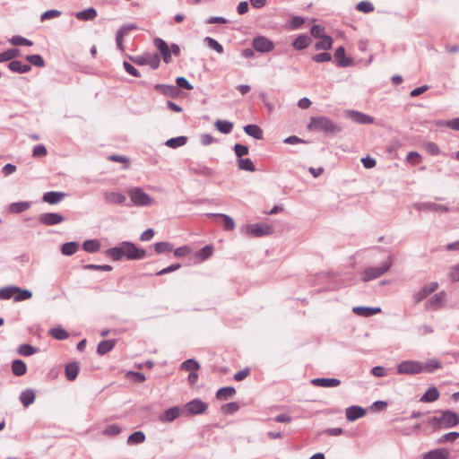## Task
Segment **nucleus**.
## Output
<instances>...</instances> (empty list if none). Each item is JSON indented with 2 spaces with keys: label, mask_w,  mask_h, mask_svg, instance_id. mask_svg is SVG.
Listing matches in <instances>:
<instances>
[{
  "label": "nucleus",
  "mask_w": 459,
  "mask_h": 459,
  "mask_svg": "<svg viewBox=\"0 0 459 459\" xmlns=\"http://www.w3.org/2000/svg\"><path fill=\"white\" fill-rule=\"evenodd\" d=\"M108 255L115 261H119L124 256L128 260H141L145 257L146 252L132 242L124 241L119 246L109 248Z\"/></svg>",
  "instance_id": "obj_1"
},
{
  "label": "nucleus",
  "mask_w": 459,
  "mask_h": 459,
  "mask_svg": "<svg viewBox=\"0 0 459 459\" xmlns=\"http://www.w3.org/2000/svg\"><path fill=\"white\" fill-rule=\"evenodd\" d=\"M309 130L324 132L327 134H336L342 131V127L335 125L326 117H313L307 126Z\"/></svg>",
  "instance_id": "obj_2"
},
{
  "label": "nucleus",
  "mask_w": 459,
  "mask_h": 459,
  "mask_svg": "<svg viewBox=\"0 0 459 459\" xmlns=\"http://www.w3.org/2000/svg\"><path fill=\"white\" fill-rule=\"evenodd\" d=\"M392 264V257L388 256L387 259L380 266H371L366 268L362 273V280L364 281H369L382 276L391 268Z\"/></svg>",
  "instance_id": "obj_3"
},
{
  "label": "nucleus",
  "mask_w": 459,
  "mask_h": 459,
  "mask_svg": "<svg viewBox=\"0 0 459 459\" xmlns=\"http://www.w3.org/2000/svg\"><path fill=\"white\" fill-rule=\"evenodd\" d=\"M459 423L458 415L451 411H445L440 417H432L429 424L433 427L452 428Z\"/></svg>",
  "instance_id": "obj_4"
},
{
  "label": "nucleus",
  "mask_w": 459,
  "mask_h": 459,
  "mask_svg": "<svg viewBox=\"0 0 459 459\" xmlns=\"http://www.w3.org/2000/svg\"><path fill=\"white\" fill-rule=\"evenodd\" d=\"M128 195L131 202L135 206L144 207L152 204V198L146 194L141 187L135 186L128 190Z\"/></svg>",
  "instance_id": "obj_5"
},
{
  "label": "nucleus",
  "mask_w": 459,
  "mask_h": 459,
  "mask_svg": "<svg viewBox=\"0 0 459 459\" xmlns=\"http://www.w3.org/2000/svg\"><path fill=\"white\" fill-rule=\"evenodd\" d=\"M273 229L267 223L248 224L246 227V233L253 237H263L273 234Z\"/></svg>",
  "instance_id": "obj_6"
},
{
  "label": "nucleus",
  "mask_w": 459,
  "mask_h": 459,
  "mask_svg": "<svg viewBox=\"0 0 459 459\" xmlns=\"http://www.w3.org/2000/svg\"><path fill=\"white\" fill-rule=\"evenodd\" d=\"M208 408L207 403L200 399H194L187 403L182 409H184L185 416H191L196 414H202L206 411Z\"/></svg>",
  "instance_id": "obj_7"
},
{
  "label": "nucleus",
  "mask_w": 459,
  "mask_h": 459,
  "mask_svg": "<svg viewBox=\"0 0 459 459\" xmlns=\"http://www.w3.org/2000/svg\"><path fill=\"white\" fill-rule=\"evenodd\" d=\"M399 374L416 375L422 372V363L416 360H404L397 367Z\"/></svg>",
  "instance_id": "obj_8"
},
{
  "label": "nucleus",
  "mask_w": 459,
  "mask_h": 459,
  "mask_svg": "<svg viewBox=\"0 0 459 459\" xmlns=\"http://www.w3.org/2000/svg\"><path fill=\"white\" fill-rule=\"evenodd\" d=\"M447 295L445 290H441L432 296L426 303V308L429 310H438L446 307Z\"/></svg>",
  "instance_id": "obj_9"
},
{
  "label": "nucleus",
  "mask_w": 459,
  "mask_h": 459,
  "mask_svg": "<svg viewBox=\"0 0 459 459\" xmlns=\"http://www.w3.org/2000/svg\"><path fill=\"white\" fill-rule=\"evenodd\" d=\"M439 287L438 282L432 281L422 286L418 291H416L412 298L415 303H420L430 294L434 293Z\"/></svg>",
  "instance_id": "obj_10"
},
{
  "label": "nucleus",
  "mask_w": 459,
  "mask_h": 459,
  "mask_svg": "<svg viewBox=\"0 0 459 459\" xmlns=\"http://www.w3.org/2000/svg\"><path fill=\"white\" fill-rule=\"evenodd\" d=\"M252 46L255 51L260 53H268L274 48L273 42L264 36L255 38Z\"/></svg>",
  "instance_id": "obj_11"
},
{
  "label": "nucleus",
  "mask_w": 459,
  "mask_h": 459,
  "mask_svg": "<svg viewBox=\"0 0 459 459\" xmlns=\"http://www.w3.org/2000/svg\"><path fill=\"white\" fill-rule=\"evenodd\" d=\"M185 416L184 409L179 406H174L166 410L163 413L159 416L160 421L163 423H169L179 418Z\"/></svg>",
  "instance_id": "obj_12"
},
{
  "label": "nucleus",
  "mask_w": 459,
  "mask_h": 459,
  "mask_svg": "<svg viewBox=\"0 0 459 459\" xmlns=\"http://www.w3.org/2000/svg\"><path fill=\"white\" fill-rule=\"evenodd\" d=\"M65 221V217L56 212H45L39 216V221L46 226L59 224Z\"/></svg>",
  "instance_id": "obj_13"
},
{
  "label": "nucleus",
  "mask_w": 459,
  "mask_h": 459,
  "mask_svg": "<svg viewBox=\"0 0 459 459\" xmlns=\"http://www.w3.org/2000/svg\"><path fill=\"white\" fill-rule=\"evenodd\" d=\"M154 46L159 49L163 62L169 64L171 62V51L169 46L165 40L160 38H156L153 41Z\"/></svg>",
  "instance_id": "obj_14"
},
{
  "label": "nucleus",
  "mask_w": 459,
  "mask_h": 459,
  "mask_svg": "<svg viewBox=\"0 0 459 459\" xmlns=\"http://www.w3.org/2000/svg\"><path fill=\"white\" fill-rule=\"evenodd\" d=\"M414 208L418 211H429L436 212H446L449 211L447 206L435 203H417L414 204Z\"/></svg>",
  "instance_id": "obj_15"
},
{
  "label": "nucleus",
  "mask_w": 459,
  "mask_h": 459,
  "mask_svg": "<svg viewBox=\"0 0 459 459\" xmlns=\"http://www.w3.org/2000/svg\"><path fill=\"white\" fill-rule=\"evenodd\" d=\"M366 414V410L360 406L352 405L346 409L345 415L349 421H354Z\"/></svg>",
  "instance_id": "obj_16"
},
{
  "label": "nucleus",
  "mask_w": 459,
  "mask_h": 459,
  "mask_svg": "<svg viewBox=\"0 0 459 459\" xmlns=\"http://www.w3.org/2000/svg\"><path fill=\"white\" fill-rule=\"evenodd\" d=\"M104 200L111 204H122L126 202V197L125 195L118 193V192H113V191H107L103 194Z\"/></svg>",
  "instance_id": "obj_17"
},
{
  "label": "nucleus",
  "mask_w": 459,
  "mask_h": 459,
  "mask_svg": "<svg viewBox=\"0 0 459 459\" xmlns=\"http://www.w3.org/2000/svg\"><path fill=\"white\" fill-rule=\"evenodd\" d=\"M450 452L446 448H437L423 455L422 459H449Z\"/></svg>",
  "instance_id": "obj_18"
},
{
  "label": "nucleus",
  "mask_w": 459,
  "mask_h": 459,
  "mask_svg": "<svg viewBox=\"0 0 459 459\" xmlns=\"http://www.w3.org/2000/svg\"><path fill=\"white\" fill-rule=\"evenodd\" d=\"M349 116L354 122L360 125L372 124L374 121L372 117L359 111H350Z\"/></svg>",
  "instance_id": "obj_19"
},
{
  "label": "nucleus",
  "mask_w": 459,
  "mask_h": 459,
  "mask_svg": "<svg viewBox=\"0 0 459 459\" xmlns=\"http://www.w3.org/2000/svg\"><path fill=\"white\" fill-rule=\"evenodd\" d=\"M65 194L63 192L50 191L43 195V201L49 204H56L60 203L65 197Z\"/></svg>",
  "instance_id": "obj_20"
},
{
  "label": "nucleus",
  "mask_w": 459,
  "mask_h": 459,
  "mask_svg": "<svg viewBox=\"0 0 459 459\" xmlns=\"http://www.w3.org/2000/svg\"><path fill=\"white\" fill-rule=\"evenodd\" d=\"M311 384L321 387H336L340 385L341 381L337 378H314Z\"/></svg>",
  "instance_id": "obj_21"
},
{
  "label": "nucleus",
  "mask_w": 459,
  "mask_h": 459,
  "mask_svg": "<svg viewBox=\"0 0 459 459\" xmlns=\"http://www.w3.org/2000/svg\"><path fill=\"white\" fill-rule=\"evenodd\" d=\"M334 57L337 65L340 67H346L351 65L352 61L351 58L345 57V49L343 47H339L334 52Z\"/></svg>",
  "instance_id": "obj_22"
},
{
  "label": "nucleus",
  "mask_w": 459,
  "mask_h": 459,
  "mask_svg": "<svg viewBox=\"0 0 459 459\" xmlns=\"http://www.w3.org/2000/svg\"><path fill=\"white\" fill-rule=\"evenodd\" d=\"M352 311L356 315H358V316L368 317V316H373V315L380 313L381 312V308L378 307H354L352 308Z\"/></svg>",
  "instance_id": "obj_23"
},
{
  "label": "nucleus",
  "mask_w": 459,
  "mask_h": 459,
  "mask_svg": "<svg viewBox=\"0 0 459 459\" xmlns=\"http://www.w3.org/2000/svg\"><path fill=\"white\" fill-rule=\"evenodd\" d=\"M8 67L12 72L25 74L30 71L31 67L28 64H22L19 60L11 61L8 64Z\"/></svg>",
  "instance_id": "obj_24"
},
{
  "label": "nucleus",
  "mask_w": 459,
  "mask_h": 459,
  "mask_svg": "<svg viewBox=\"0 0 459 459\" xmlns=\"http://www.w3.org/2000/svg\"><path fill=\"white\" fill-rule=\"evenodd\" d=\"M154 88L165 96L176 97L178 94V89L175 85L156 84Z\"/></svg>",
  "instance_id": "obj_25"
},
{
  "label": "nucleus",
  "mask_w": 459,
  "mask_h": 459,
  "mask_svg": "<svg viewBox=\"0 0 459 459\" xmlns=\"http://www.w3.org/2000/svg\"><path fill=\"white\" fill-rule=\"evenodd\" d=\"M75 17L81 21H93L97 17V11L93 7H89L83 11L77 12Z\"/></svg>",
  "instance_id": "obj_26"
},
{
  "label": "nucleus",
  "mask_w": 459,
  "mask_h": 459,
  "mask_svg": "<svg viewBox=\"0 0 459 459\" xmlns=\"http://www.w3.org/2000/svg\"><path fill=\"white\" fill-rule=\"evenodd\" d=\"M244 132L257 140H261L263 138V130L256 125H247L243 128Z\"/></svg>",
  "instance_id": "obj_27"
},
{
  "label": "nucleus",
  "mask_w": 459,
  "mask_h": 459,
  "mask_svg": "<svg viewBox=\"0 0 459 459\" xmlns=\"http://www.w3.org/2000/svg\"><path fill=\"white\" fill-rule=\"evenodd\" d=\"M208 215L212 216V217L221 218L223 222L224 230H232L235 229V226H236L235 221L230 216L224 214V213H210Z\"/></svg>",
  "instance_id": "obj_28"
},
{
  "label": "nucleus",
  "mask_w": 459,
  "mask_h": 459,
  "mask_svg": "<svg viewBox=\"0 0 459 459\" xmlns=\"http://www.w3.org/2000/svg\"><path fill=\"white\" fill-rule=\"evenodd\" d=\"M36 398L35 393L31 389H26L22 392L20 395V401L23 404L24 407L30 406L34 403Z\"/></svg>",
  "instance_id": "obj_29"
},
{
  "label": "nucleus",
  "mask_w": 459,
  "mask_h": 459,
  "mask_svg": "<svg viewBox=\"0 0 459 459\" xmlns=\"http://www.w3.org/2000/svg\"><path fill=\"white\" fill-rule=\"evenodd\" d=\"M31 204L27 201L13 203L9 205V212L13 213H20L30 208Z\"/></svg>",
  "instance_id": "obj_30"
},
{
  "label": "nucleus",
  "mask_w": 459,
  "mask_h": 459,
  "mask_svg": "<svg viewBox=\"0 0 459 459\" xmlns=\"http://www.w3.org/2000/svg\"><path fill=\"white\" fill-rule=\"evenodd\" d=\"M79 363L72 362L65 366V377L68 380L73 381L76 378L79 373Z\"/></svg>",
  "instance_id": "obj_31"
},
{
  "label": "nucleus",
  "mask_w": 459,
  "mask_h": 459,
  "mask_svg": "<svg viewBox=\"0 0 459 459\" xmlns=\"http://www.w3.org/2000/svg\"><path fill=\"white\" fill-rule=\"evenodd\" d=\"M311 39L308 35H299L292 43L295 49L301 50L308 47Z\"/></svg>",
  "instance_id": "obj_32"
},
{
  "label": "nucleus",
  "mask_w": 459,
  "mask_h": 459,
  "mask_svg": "<svg viewBox=\"0 0 459 459\" xmlns=\"http://www.w3.org/2000/svg\"><path fill=\"white\" fill-rule=\"evenodd\" d=\"M12 371L17 376H23L27 371V366L22 359H14L12 363Z\"/></svg>",
  "instance_id": "obj_33"
},
{
  "label": "nucleus",
  "mask_w": 459,
  "mask_h": 459,
  "mask_svg": "<svg viewBox=\"0 0 459 459\" xmlns=\"http://www.w3.org/2000/svg\"><path fill=\"white\" fill-rule=\"evenodd\" d=\"M237 165H238V169H240V170H245V171H249V172L255 171V167L253 161L249 158L238 159Z\"/></svg>",
  "instance_id": "obj_34"
},
{
  "label": "nucleus",
  "mask_w": 459,
  "mask_h": 459,
  "mask_svg": "<svg viewBox=\"0 0 459 459\" xmlns=\"http://www.w3.org/2000/svg\"><path fill=\"white\" fill-rule=\"evenodd\" d=\"M115 340H105L101 341L97 347V352L100 355H104L110 351L115 346Z\"/></svg>",
  "instance_id": "obj_35"
},
{
  "label": "nucleus",
  "mask_w": 459,
  "mask_h": 459,
  "mask_svg": "<svg viewBox=\"0 0 459 459\" xmlns=\"http://www.w3.org/2000/svg\"><path fill=\"white\" fill-rule=\"evenodd\" d=\"M236 394V390L234 387L226 386L220 388L216 393V397L220 400H227L231 398Z\"/></svg>",
  "instance_id": "obj_36"
},
{
  "label": "nucleus",
  "mask_w": 459,
  "mask_h": 459,
  "mask_svg": "<svg viewBox=\"0 0 459 459\" xmlns=\"http://www.w3.org/2000/svg\"><path fill=\"white\" fill-rule=\"evenodd\" d=\"M438 397H439L438 390L436 387L432 386V387L428 388L426 393L421 397L420 401L426 402V403H431V402L437 401L438 399Z\"/></svg>",
  "instance_id": "obj_37"
},
{
  "label": "nucleus",
  "mask_w": 459,
  "mask_h": 459,
  "mask_svg": "<svg viewBox=\"0 0 459 459\" xmlns=\"http://www.w3.org/2000/svg\"><path fill=\"white\" fill-rule=\"evenodd\" d=\"M216 129L222 134H230L232 131L233 124L228 120H217L214 124Z\"/></svg>",
  "instance_id": "obj_38"
},
{
  "label": "nucleus",
  "mask_w": 459,
  "mask_h": 459,
  "mask_svg": "<svg viewBox=\"0 0 459 459\" xmlns=\"http://www.w3.org/2000/svg\"><path fill=\"white\" fill-rule=\"evenodd\" d=\"M442 364L437 359H432L427 361L425 364H422V372L432 373L435 370L441 368Z\"/></svg>",
  "instance_id": "obj_39"
},
{
  "label": "nucleus",
  "mask_w": 459,
  "mask_h": 459,
  "mask_svg": "<svg viewBox=\"0 0 459 459\" xmlns=\"http://www.w3.org/2000/svg\"><path fill=\"white\" fill-rule=\"evenodd\" d=\"M332 45H333L332 37L325 35V36L320 38V40L316 43L315 48L316 50H320V49L328 50V49L332 48Z\"/></svg>",
  "instance_id": "obj_40"
},
{
  "label": "nucleus",
  "mask_w": 459,
  "mask_h": 459,
  "mask_svg": "<svg viewBox=\"0 0 459 459\" xmlns=\"http://www.w3.org/2000/svg\"><path fill=\"white\" fill-rule=\"evenodd\" d=\"M20 56V50L17 48H11L0 54V63L6 61H13L15 57Z\"/></svg>",
  "instance_id": "obj_41"
},
{
  "label": "nucleus",
  "mask_w": 459,
  "mask_h": 459,
  "mask_svg": "<svg viewBox=\"0 0 459 459\" xmlns=\"http://www.w3.org/2000/svg\"><path fill=\"white\" fill-rule=\"evenodd\" d=\"M145 441V434L143 431H135L127 438L128 445H139Z\"/></svg>",
  "instance_id": "obj_42"
},
{
  "label": "nucleus",
  "mask_w": 459,
  "mask_h": 459,
  "mask_svg": "<svg viewBox=\"0 0 459 459\" xmlns=\"http://www.w3.org/2000/svg\"><path fill=\"white\" fill-rule=\"evenodd\" d=\"M79 244L77 242L65 243L61 247V252L65 255H72L77 252Z\"/></svg>",
  "instance_id": "obj_43"
},
{
  "label": "nucleus",
  "mask_w": 459,
  "mask_h": 459,
  "mask_svg": "<svg viewBox=\"0 0 459 459\" xmlns=\"http://www.w3.org/2000/svg\"><path fill=\"white\" fill-rule=\"evenodd\" d=\"M187 138L186 136H178L175 138H170L166 141L165 144L166 146L169 148H178L184 146L186 143Z\"/></svg>",
  "instance_id": "obj_44"
},
{
  "label": "nucleus",
  "mask_w": 459,
  "mask_h": 459,
  "mask_svg": "<svg viewBox=\"0 0 459 459\" xmlns=\"http://www.w3.org/2000/svg\"><path fill=\"white\" fill-rule=\"evenodd\" d=\"M15 290H18V287L16 286H8L0 289V299H10L11 298L14 299Z\"/></svg>",
  "instance_id": "obj_45"
},
{
  "label": "nucleus",
  "mask_w": 459,
  "mask_h": 459,
  "mask_svg": "<svg viewBox=\"0 0 459 459\" xmlns=\"http://www.w3.org/2000/svg\"><path fill=\"white\" fill-rule=\"evenodd\" d=\"M82 247L86 252L95 253L100 250V244L96 239H89L83 243Z\"/></svg>",
  "instance_id": "obj_46"
},
{
  "label": "nucleus",
  "mask_w": 459,
  "mask_h": 459,
  "mask_svg": "<svg viewBox=\"0 0 459 459\" xmlns=\"http://www.w3.org/2000/svg\"><path fill=\"white\" fill-rule=\"evenodd\" d=\"M32 297V292L29 290H22L18 287V290H15L14 301L19 302L29 299Z\"/></svg>",
  "instance_id": "obj_47"
},
{
  "label": "nucleus",
  "mask_w": 459,
  "mask_h": 459,
  "mask_svg": "<svg viewBox=\"0 0 459 459\" xmlns=\"http://www.w3.org/2000/svg\"><path fill=\"white\" fill-rule=\"evenodd\" d=\"M204 41L205 43L207 44V46L215 50L217 53L219 54H222L223 53V47L221 44H220L216 39L211 38V37H206L204 39Z\"/></svg>",
  "instance_id": "obj_48"
},
{
  "label": "nucleus",
  "mask_w": 459,
  "mask_h": 459,
  "mask_svg": "<svg viewBox=\"0 0 459 459\" xmlns=\"http://www.w3.org/2000/svg\"><path fill=\"white\" fill-rule=\"evenodd\" d=\"M49 333L56 340H65L68 337L67 332L60 327L52 328Z\"/></svg>",
  "instance_id": "obj_49"
},
{
  "label": "nucleus",
  "mask_w": 459,
  "mask_h": 459,
  "mask_svg": "<svg viewBox=\"0 0 459 459\" xmlns=\"http://www.w3.org/2000/svg\"><path fill=\"white\" fill-rule=\"evenodd\" d=\"M26 60L37 67H43L45 65V61L42 56L37 54L27 56Z\"/></svg>",
  "instance_id": "obj_50"
},
{
  "label": "nucleus",
  "mask_w": 459,
  "mask_h": 459,
  "mask_svg": "<svg viewBox=\"0 0 459 459\" xmlns=\"http://www.w3.org/2000/svg\"><path fill=\"white\" fill-rule=\"evenodd\" d=\"M154 249L156 253L162 254L171 251L173 249V246L169 242H158L154 245Z\"/></svg>",
  "instance_id": "obj_51"
},
{
  "label": "nucleus",
  "mask_w": 459,
  "mask_h": 459,
  "mask_svg": "<svg viewBox=\"0 0 459 459\" xmlns=\"http://www.w3.org/2000/svg\"><path fill=\"white\" fill-rule=\"evenodd\" d=\"M10 43L13 46H32V41L22 36H13L10 39Z\"/></svg>",
  "instance_id": "obj_52"
},
{
  "label": "nucleus",
  "mask_w": 459,
  "mask_h": 459,
  "mask_svg": "<svg viewBox=\"0 0 459 459\" xmlns=\"http://www.w3.org/2000/svg\"><path fill=\"white\" fill-rule=\"evenodd\" d=\"M37 349L30 344H22L19 346L18 352L22 356H30L36 353Z\"/></svg>",
  "instance_id": "obj_53"
},
{
  "label": "nucleus",
  "mask_w": 459,
  "mask_h": 459,
  "mask_svg": "<svg viewBox=\"0 0 459 459\" xmlns=\"http://www.w3.org/2000/svg\"><path fill=\"white\" fill-rule=\"evenodd\" d=\"M149 56H150V53H145L143 55H141V56H128V58L134 64L138 65H148V59H149Z\"/></svg>",
  "instance_id": "obj_54"
},
{
  "label": "nucleus",
  "mask_w": 459,
  "mask_h": 459,
  "mask_svg": "<svg viewBox=\"0 0 459 459\" xmlns=\"http://www.w3.org/2000/svg\"><path fill=\"white\" fill-rule=\"evenodd\" d=\"M121 431H122V428L119 425L112 424V425L108 426L103 430V433L105 435H107V436L114 437V436H117V435L120 434Z\"/></svg>",
  "instance_id": "obj_55"
},
{
  "label": "nucleus",
  "mask_w": 459,
  "mask_h": 459,
  "mask_svg": "<svg viewBox=\"0 0 459 459\" xmlns=\"http://www.w3.org/2000/svg\"><path fill=\"white\" fill-rule=\"evenodd\" d=\"M199 367L198 362L194 359H186L181 364V368L183 370H197Z\"/></svg>",
  "instance_id": "obj_56"
},
{
  "label": "nucleus",
  "mask_w": 459,
  "mask_h": 459,
  "mask_svg": "<svg viewBox=\"0 0 459 459\" xmlns=\"http://www.w3.org/2000/svg\"><path fill=\"white\" fill-rule=\"evenodd\" d=\"M239 409V405L236 402L229 403L221 407V411L224 414H231Z\"/></svg>",
  "instance_id": "obj_57"
},
{
  "label": "nucleus",
  "mask_w": 459,
  "mask_h": 459,
  "mask_svg": "<svg viewBox=\"0 0 459 459\" xmlns=\"http://www.w3.org/2000/svg\"><path fill=\"white\" fill-rule=\"evenodd\" d=\"M357 10L368 13L374 10V5L368 1H361L357 4Z\"/></svg>",
  "instance_id": "obj_58"
},
{
  "label": "nucleus",
  "mask_w": 459,
  "mask_h": 459,
  "mask_svg": "<svg viewBox=\"0 0 459 459\" xmlns=\"http://www.w3.org/2000/svg\"><path fill=\"white\" fill-rule=\"evenodd\" d=\"M234 152H235V154L237 155V157H238V159H239L245 155H247L249 150H248V147L246 145H243L240 143H236L234 145Z\"/></svg>",
  "instance_id": "obj_59"
},
{
  "label": "nucleus",
  "mask_w": 459,
  "mask_h": 459,
  "mask_svg": "<svg viewBox=\"0 0 459 459\" xmlns=\"http://www.w3.org/2000/svg\"><path fill=\"white\" fill-rule=\"evenodd\" d=\"M191 170L195 175H201V176H206V177H210L212 175V170L206 166H203V167H199V168H192Z\"/></svg>",
  "instance_id": "obj_60"
},
{
  "label": "nucleus",
  "mask_w": 459,
  "mask_h": 459,
  "mask_svg": "<svg viewBox=\"0 0 459 459\" xmlns=\"http://www.w3.org/2000/svg\"><path fill=\"white\" fill-rule=\"evenodd\" d=\"M325 27L321 25H313L310 29V33L314 38L320 39L324 36Z\"/></svg>",
  "instance_id": "obj_61"
},
{
  "label": "nucleus",
  "mask_w": 459,
  "mask_h": 459,
  "mask_svg": "<svg viewBox=\"0 0 459 459\" xmlns=\"http://www.w3.org/2000/svg\"><path fill=\"white\" fill-rule=\"evenodd\" d=\"M212 251H213L212 247L205 246L204 247H203L202 249L199 250L197 255L201 260H205L212 255Z\"/></svg>",
  "instance_id": "obj_62"
},
{
  "label": "nucleus",
  "mask_w": 459,
  "mask_h": 459,
  "mask_svg": "<svg viewBox=\"0 0 459 459\" xmlns=\"http://www.w3.org/2000/svg\"><path fill=\"white\" fill-rule=\"evenodd\" d=\"M137 29H138V27L135 23H128V24H125V25L121 26L117 32H118L119 34H121L123 36H126L130 31L135 30Z\"/></svg>",
  "instance_id": "obj_63"
},
{
  "label": "nucleus",
  "mask_w": 459,
  "mask_h": 459,
  "mask_svg": "<svg viewBox=\"0 0 459 459\" xmlns=\"http://www.w3.org/2000/svg\"><path fill=\"white\" fill-rule=\"evenodd\" d=\"M448 277L454 282L459 281V264L451 267Z\"/></svg>",
  "instance_id": "obj_64"
}]
</instances>
